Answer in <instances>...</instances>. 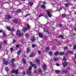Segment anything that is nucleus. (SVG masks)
I'll return each mask as SVG.
<instances>
[{
	"label": "nucleus",
	"mask_w": 76,
	"mask_h": 76,
	"mask_svg": "<svg viewBox=\"0 0 76 76\" xmlns=\"http://www.w3.org/2000/svg\"><path fill=\"white\" fill-rule=\"evenodd\" d=\"M30 64L31 66L29 67V69L27 71V74L28 75H31V70H32V66L34 67V68H35V69H37V67L35 64H33L32 62H30Z\"/></svg>",
	"instance_id": "f257e3e1"
},
{
	"label": "nucleus",
	"mask_w": 76,
	"mask_h": 76,
	"mask_svg": "<svg viewBox=\"0 0 76 76\" xmlns=\"http://www.w3.org/2000/svg\"><path fill=\"white\" fill-rule=\"evenodd\" d=\"M30 26L28 24H27V28H24L23 29L22 31L23 32H26L27 31V29H29L30 28Z\"/></svg>",
	"instance_id": "f03ea898"
},
{
	"label": "nucleus",
	"mask_w": 76,
	"mask_h": 76,
	"mask_svg": "<svg viewBox=\"0 0 76 76\" xmlns=\"http://www.w3.org/2000/svg\"><path fill=\"white\" fill-rule=\"evenodd\" d=\"M47 15H48V16L49 17V18H51L52 17V15L50 13V11L48 10H47Z\"/></svg>",
	"instance_id": "7ed1b4c3"
},
{
	"label": "nucleus",
	"mask_w": 76,
	"mask_h": 76,
	"mask_svg": "<svg viewBox=\"0 0 76 76\" xmlns=\"http://www.w3.org/2000/svg\"><path fill=\"white\" fill-rule=\"evenodd\" d=\"M18 69H17L16 70H12V72L13 73H16V74H18Z\"/></svg>",
	"instance_id": "20e7f679"
},
{
	"label": "nucleus",
	"mask_w": 76,
	"mask_h": 76,
	"mask_svg": "<svg viewBox=\"0 0 76 76\" xmlns=\"http://www.w3.org/2000/svg\"><path fill=\"white\" fill-rule=\"evenodd\" d=\"M7 28L8 31H14V29L12 28V29L10 27H7Z\"/></svg>",
	"instance_id": "39448f33"
},
{
	"label": "nucleus",
	"mask_w": 76,
	"mask_h": 76,
	"mask_svg": "<svg viewBox=\"0 0 76 76\" xmlns=\"http://www.w3.org/2000/svg\"><path fill=\"white\" fill-rule=\"evenodd\" d=\"M20 31L18 30L16 32V34L17 35H19L20 36Z\"/></svg>",
	"instance_id": "423d86ee"
},
{
	"label": "nucleus",
	"mask_w": 76,
	"mask_h": 76,
	"mask_svg": "<svg viewBox=\"0 0 76 76\" xmlns=\"http://www.w3.org/2000/svg\"><path fill=\"white\" fill-rule=\"evenodd\" d=\"M6 18L7 19H8V20H9L10 19H11V16H10L9 15H7L6 17Z\"/></svg>",
	"instance_id": "0eeeda50"
},
{
	"label": "nucleus",
	"mask_w": 76,
	"mask_h": 76,
	"mask_svg": "<svg viewBox=\"0 0 76 76\" xmlns=\"http://www.w3.org/2000/svg\"><path fill=\"white\" fill-rule=\"evenodd\" d=\"M13 22L15 23H19V21H18V20L17 19H14L13 20Z\"/></svg>",
	"instance_id": "6e6552de"
},
{
	"label": "nucleus",
	"mask_w": 76,
	"mask_h": 76,
	"mask_svg": "<svg viewBox=\"0 0 76 76\" xmlns=\"http://www.w3.org/2000/svg\"><path fill=\"white\" fill-rule=\"evenodd\" d=\"M63 67H66L67 65V62H64L63 64Z\"/></svg>",
	"instance_id": "1a4fd4ad"
},
{
	"label": "nucleus",
	"mask_w": 76,
	"mask_h": 76,
	"mask_svg": "<svg viewBox=\"0 0 76 76\" xmlns=\"http://www.w3.org/2000/svg\"><path fill=\"white\" fill-rule=\"evenodd\" d=\"M39 37L40 38H42V34L41 33H39Z\"/></svg>",
	"instance_id": "9d476101"
},
{
	"label": "nucleus",
	"mask_w": 76,
	"mask_h": 76,
	"mask_svg": "<svg viewBox=\"0 0 76 76\" xmlns=\"http://www.w3.org/2000/svg\"><path fill=\"white\" fill-rule=\"evenodd\" d=\"M36 61L38 63V65H39V66H40V64H39V62H40V61H39V60L38 59H36Z\"/></svg>",
	"instance_id": "9b49d317"
},
{
	"label": "nucleus",
	"mask_w": 76,
	"mask_h": 76,
	"mask_svg": "<svg viewBox=\"0 0 76 76\" xmlns=\"http://www.w3.org/2000/svg\"><path fill=\"white\" fill-rule=\"evenodd\" d=\"M46 67L47 65H43V69L44 70H46Z\"/></svg>",
	"instance_id": "f8f14e48"
},
{
	"label": "nucleus",
	"mask_w": 76,
	"mask_h": 76,
	"mask_svg": "<svg viewBox=\"0 0 76 76\" xmlns=\"http://www.w3.org/2000/svg\"><path fill=\"white\" fill-rule=\"evenodd\" d=\"M38 71L40 74H42V71H41V69L39 68L38 69Z\"/></svg>",
	"instance_id": "ddd939ff"
},
{
	"label": "nucleus",
	"mask_w": 76,
	"mask_h": 76,
	"mask_svg": "<svg viewBox=\"0 0 76 76\" xmlns=\"http://www.w3.org/2000/svg\"><path fill=\"white\" fill-rule=\"evenodd\" d=\"M27 53H29L30 52V50L29 49V48H27Z\"/></svg>",
	"instance_id": "4468645a"
},
{
	"label": "nucleus",
	"mask_w": 76,
	"mask_h": 76,
	"mask_svg": "<svg viewBox=\"0 0 76 76\" xmlns=\"http://www.w3.org/2000/svg\"><path fill=\"white\" fill-rule=\"evenodd\" d=\"M4 64L7 65L9 64V62H8V61H4Z\"/></svg>",
	"instance_id": "2eb2a0df"
},
{
	"label": "nucleus",
	"mask_w": 76,
	"mask_h": 76,
	"mask_svg": "<svg viewBox=\"0 0 76 76\" xmlns=\"http://www.w3.org/2000/svg\"><path fill=\"white\" fill-rule=\"evenodd\" d=\"M22 51L21 50H20L18 52L17 54L19 55V54H20L22 52Z\"/></svg>",
	"instance_id": "dca6fc26"
},
{
	"label": "nucleus",
	"mask_w": 76,
	"mask_h": 76,
	"mask_svg": "<svg viewBox=\"0 0 76 76\" xmlns=\"http://www.w3.org/2000/svg\"><path fill=\"white\" fill-rule=\"evenodd\" d=\"M59 54L60 56H63V55H64V52H61L59 53Z\"/></svg>",
	"instance_id": "f3484780"
},
{
	"label": "nucleus",
	"mask_w": 76,
	"mask_h": 76,
	"mask_svg": "<svg viewBox=\"0 0 76 76\" xmlns=\"http://www.w3.org/2000/svg\"><path fill=\"white\" fill-rule=\"evenodd\" d=\"M29 5L30 6H32L33 5V3L32 2H30L29 3H28Z\"/></svg>",
	"instance_id": "a211bd4d"
},
{
	"label": "nucleus",
	"mask_w": 76,
	"mask_h": 76,
	"mask_svg": "<svg viewBox=\"0 0 76 76\" xmlns=\"http://www.w3.org/2000/svg\"><path fill=\"white\" fill-rule=\"evenodd\" d=\"M35 37H34L32 38L31 41L32 42H34V41H35Z\"/></svg>",
	"instance_id": "6ab92c4d"
},
{
	"label": "nucleus",
	"mask_w": 76,
	"mask_h": 76,
	"mask_svg": "<svg viewBox=\"0 0 76 76\" xmlns=\"http://www.w3.org/2000/svg\"><path fill=\"white\" fill-rule=\"evenodd\" d=\"M55 72L56 73H57L58 74H59V73H60V70H56L55 71Z\"/></svg>",
	"instance_id": "aec40b11"
},
{
	"label": "nucleus",
	"mask_w": 76,
	"mask_h": 76,
	"mask_svg": "<svg viewBox=\"0 0 76 76\" xmlns=\"http://www.w3.org/2000/svg\"><path fill=\"white\" fill-rule=\"evenodd\" d=\"M49 50H50V48H49L48 47L46 48V51L47 52V51H49Z\"/></svg>",
	"instance_id": "412c9836"
},
{
	"label": "nucleus",
	"mask_w": 76,
	"mask_h": 76,
	"mask_svg": "<svg viewBox=\"0 0 76 76\" xmlns=\"http://www.w3.org/2000/svg\"><path fill=\"white\" fill-rule=\"evenodd\" d=\"M21 12V10L20 9H18L17 11V13H20Z\"/></svg>",
	"instance_id": "4be33fe9"
},
{
	"label": "nucleus",
	"mask_w": 76,
	"mask_h": 76,
	"mask_svg": "<svg viewBox=\"0 0 76 76\" xmlns=\"http://www.w3.org/2000/svg\"><path fill=\"white\" fill-rule=\"evenodd\" d=\"M75 35H76V34H74L73 33H72V35H71V36L72 37H75Z\"/></svg>",
	"instance_id": "5701e85b"
},
{
	"label": "nucleus",
	"mask_w": 76,
	"mask_h": 76,
	"mask_svg": "<svg viewBox=\"0 0 76 76\" xmlns=\"http://www.w3.org/2000/svg\"><path fill=\"white\" fill-rule=\"evenodd\" d=\"M67 52L71 54H73V52L72 51H70L68 50Z\"/></svg>",
	"instance_id": "b1692460"
},
{
	"label": "nucleus",
	"mask_w": 76,
	"mask_h": 76,
	"mask_svg": "<svg viewBox=\"0 0 76 76\" xmlns=\"http://www.w3.org/2000/svg\"><path fill=\"white\" fill-rule=\"evenodd\" d=\"M41 7H42V8H43V9L44 8H45V4H43L42 5Z\"/></svg>",
	"instance_id": "393cba45"
},
{
	"label": "nucleus",
	"mask_w": 76,
	"mask_h": 76,
	"mask_svg": "<svg viewBox=\"0 0 76 76\" xmlns=\"http://www.w3.org/2000/svg\"><path fill=\"white\" fill-rule=\"evenodd\" d=\"M54 61H57L58 60V58H53Z\"/></svg>",
	"instance_id": "a878e982"
},
{
	"label": "nucleus",
	"mask_w": 76,
	"mask_h": 76,
	"mask_svg": "<svg viewBox=\"0 0 76 76\" xmlns=\"http://www.w3.org/2000/svg\"><path fill=\"white\" fill-rule=\"evenodd\" d=\"M59 37L60 38H62V39L64 38V37H63V36L62 35L59 36Z\"/></svg>",
	"instance_id": "bb28decb"
},
{
	"label": "nucleus",
	"mask_w": 76,
	"mask_h": 76,
	"mask_svg": "<svg viewBox=\"0 0 76 76\" xmlns=\"http://www.w3.org/2000/svg\"><path fill=\"white\" fill-rule=\"evenodd\" d=\"M25 36L26 38H28L29 37V35L28 34H26Z\"/></svg>",
	"instance_id": "cd10ccee"
},
{
	"label": "nucleus",
	"mask_w": 76,
	"mask_h": 76,
	"mask_svg": "<svg viewBox=\"0 0 76 76\" xmlns=\"http://www.w3.org/2000/svg\"><path fill=\"white\" fill-rule=\"evenodd\" d=\"M5 70L7 72H8V71H9V68H8L7 67H5Z\"/></svg>",
	"instance_id": "c85d7f7f"
},
{
	"label": "nucleus",
	"mask_w": 76,
	"mask_h": 76,
	"mask_svg": "<svg viewBox=\"0 0 76 76\" xmlns=\"http://www.w3.org/2000/svg\"><path fill=\"white\" fill-rule=\"evenodd\" d=\"M49 54H50V56H52V52H49Z\"/></svg>",
	"instance_id": "c756f323"
},
{
	"label": "nucleus",
	"mask_w": 76,
	"mask_h": 76,
	"mask_svg": "<svg viewBox=\"0 0 76 76\" xmlns=\"http://www.w3.org/2000/svg\"><path fill=\"white\" fill-rule=\"evenodd\" d=\"M23 61L24 63V64H25L26 63V61L24 59H23Z\"/></svg>",
	"instance_id": "7c9ffc66"
},
{
	"label": "nucleus",
	"mask_w": 76,
	"mask_h": 76,
	"mask_svg": "<svg viewBox=\"0 0 76 76\" xmlns=\"http://www.w3.org/2000/svg\"><path fill=\"white\" fill-rule=\"evenodd\" d=\"M11 63H13V62H14L15 61V59H12L11 61Z\"/></svg>",
	"instance_id": "2f4dec72"
},
{
	"label": "nucleus",
	"mask_w": 76,
	"mask_h": 76,
	"mask_svg": "<svg viewBox=\"0 0 76 76\" xmlns=\"http://www.w3.org/2000/svg\"><path fill=\"white\" fill-rule=\"evenodd\" d=\"M58 52H56L55 53V56H57V55H58Z\"/></svg>",
	"instance_id": "473e14b6"
},
{
	"label": "nucleus",
	"mask_w": 76,
	"mask_h": 76,
	"mask_svg": "<svg viewBox=\"0 0 76 76\" xmlns=\"http://www.w3.org/2000/svg\"><path fill=\"white\" fill-rule=\"evenodd\" d=\"M7 40H4V44H7Z\"/></svg>",
	"instance_id": "72a5a7b5"
},
{
	"label": "nucleus",
	"mask_w": 76,
	"mask_h": 76,
	"mask_svg": "<svg viewBox=\"0 0 76 76\" xmlns=\"http://www.w3.org/2000/svg\"><path fill=\"white\" fill-rule=\"evenodd\" d=\"M34 54H31L30 55V56L31 57H34Z\"/></svg>",
	"instance_id": "f704fd0d"
},
{
	"label": "nucleus",
	"mask_w": 76,
	"mask_h": 76,
	"mask_svg": "<svg viewBox=\"0 0 76 76\" xmlns=\"http://www.w3.org/2000/svg\"><path fill=\"white\" fill-rule=\"evenodd\" d=\"M76 45H75L74 46L73 48V49L74 50H75V49H76Z\"/></svg>",
	"instance_id": "c9c22d12"
},
{
	"label": "nucleus",
	"mask_w": 76,
	"mask_h": 76,
	"mask_svg": "<svg viewBox=\"0 0 76 76\" xmlns=\"http://www.w3.org/2000/svg\"><path fill=\"white\" fill-rule=\"evenodd\" d=\"M11 64L12 66H15V64L12 63Z\"/></svg>",
	"instance_id": "e433bc0d"
},
{
	"label": "nucleus",
	"mask_w": 76,
	"mask_h": 76,
	"mask_svg": "<svg viewBox=\"0 0 76 76\" xmlns=\"http://www.w3.org/2000/svg\"><path fill=\"white\" fill-rule=\"evenodd\" d=\"M45 39H48V37H47V36L45 37Z\"/></svg>",
	"instance_id": "4c0bfd02"
},
{
	"label": "nucleus",
	"mask_w": 76,
	"mask_h": 76,
	"mask_svg": "<svg viewBox=\"0 0 76 76\" xmlns=\"http://www.w3.org/2000/svg\"><path fill=\"white\" fill-rule=\"evenodd\" d=\"M23 75H25V71H23L22 73Z\"/></svg>",
	"instance_id": "58836bf2"
},
{
	"label": "nucleus",
	"mask_w": 76,
	"mask_h": 76,
	"mask_svg": "<svg viewBox=\"0 0 76 76\" xmlns=\"http://www.w3.org/2000/svg\"><path fill=\"white\" fill-rule=\"evenodd\" d=\"M64 73H66V72H65L64 71H63L62 72V74H64Z\"/></svg>",
	"instance_id": "ea45409f"
},
{
	"label": "nucleus",
	"mask_w": 76,
	"mask_h": 76,
	"mask_svg": "<svg viewBox=\"0 0 76 76\" xmlns=\"http://www.w3.org/2000/svg\"><path fill=\"white\" fill-rule=\"evenodd\" d=\"M65 5L66 7H67V6H68L69 5L68 4H65Z\"/></svg>",
	"instance_id": "a19ab883"
},
{
	"label": "nucleus",
	"mask_w": 76,
	"mask_h": 76,
	"mask_svg": "<svg viewBox=\"0 0 76 76\" xmlns=\"http://www.w3.org/2000/svg\"><path fill=\"white\" fill-rule=\"evenodd\" d=\"M38 53L39 54H41V51L39 50L38 51Z\"/></svg>",
	"instance_id": "79ce46f5"
},
{
	"label": "nucleus",
	"mask_w": 76,
	"mask_h": 76,
	"mask_svg": "<svg viewBox=\"0 0 76 76\" xmlns=\"http://www.w3.org/2000/svg\"><path fill=\"white\" fill-rule=\"evenodd\" d=\"M65 16H66V15L64 14L62 15V16H63V17H64Z\"/></svg>",
	"instance_id": "37998d69"
},
{
	"label": "nucleus",
	"mask_w": 76,
	"mask_h": 76,
	"mask_svg": "<svg viewBox=\"0 0 76 76\" xmlns=\"http://www.w3.org/2000/svg\"><path fill=\"white\" fill-rule=\"evenodd\" d=\"M43 16V15H42V14H40L39 15V17H41V16Z\"/></svg>",
	"instance_id": "c03bdc74"
},
{
	"label": "nucleus",
	"mask_w": 76,
	"mask_h": 76,
	"mask_svg": "<svg viewBox=\"0 0 76 76\" xmlns=\"http://www.w3.org/2000/svg\"><path fill=\"white\" fill-rule=\"evenodd\" d=\"M56 66H59V64H58V63H56Z\"/></svg>",
	"instance_id": "a18cd8bd"
},
{
	"label": "nucleus",
	"mask_w": 76,
	"mask_h": 76,
	"mask_svg": "<svg viewBox=\"0 0 76 76\" xmlns=\"http://www.w3.org/2000/svg\"><path fill=\"white\" fill-rule=\"evenodd\" d=\"M10 50L11 51H13V49L12 48H10Z\"/></svg>",
	"instance_id": "49530a36"
},
{
	"label": "nucleus",
	"mask_w": 76,
	"mask_h": 76,
	"mask_svg": "<svg viewBox=\"0 0 76 76\" xmlns=\"http://www.w3.org/2000/svg\"><path fill=\"white\" fill-rule=\"evenodd\" d=\"M64 50H67V47H65L64 48Z\"/></svg>",
	"instance_id": "de8ad7c7"
},
{
	"label": "nucleus",
	"mask_w": 76,
	"mask_h": 76,
	"mask_svg": "<svg viewBox=\"0 0 76 76\" xmlns=\"http://www.w3.org/2000/svg\"><path fill=\"white\" fill-rule=\"evenodd\" d=\"M19 46H20L19 45H16V47H17V48H18V47H19Z\"/></svg>",
	"instance_id": "09e8293b"
},
{
	"label": "nucleus",
	"mask_w": 76,
	"mask_h": 76,
	"mask_svg": "<svg viewBox=\"0 0 76 76\" xmlns=\"http://www.w3.org/2000/svg\"><path fill=\"white\" fill-rule=\"evenodd\" d=\"M28 15H30V14H28L27 15H26L25 16V17H26V16H28Z\"/></svg>",
	"instance_id": "8fccbe9b"
},
{
	"label": "nucleus",
	"mask_w": 76,
	"mask_h": 76,
	"mask_svg": "<svg viewBox=\"0 0 76 76\" xmlns=\"http://www.w3.org/2000/svg\"><path fill=\"white\" fill-rule=\"evenodd\" d=\"M3 35H4V36H6V33H3Z\"/></svg>",
	"instance_id": "3c124183"
},
{
	"label": "nucleus",
	"mask_w": 76,
	"mask_h": 76,
	"mask_svg": "<svg viewBox=\"0 0 76 76\" xmlns=\"http://www.w3.org/2000/svg\"><path fill=\"white\" fill-rule=\"evenodd\" d=\"M32 47H33V48H34L35 47V45H32Z\"/></svg>",
	"instance_id": "603ef678"
},
{
	"label": "nucleus",
	"mask_w": 76,
	"mask_h": 76,
	"mask_svg": "<svg viewBox=\"0 0 76 76\" xmlns=\"http://www.w3.org/2000/svg\"><path fill=\"white\" fill-rule=\"evenodd\" d=\"M45 18H46V19H47V18H48V17L47 16H45Z\"/></svg>",
	"instance_id": "864d4df0"
},
{
	"label": "nucleus",
	"mask_w": 76,
	"mask_h": 76,
	"mask_svg": "<svg viewBox=\"0 0 76 76\" xmlns=\"http://www.w3.org/2000/svg\"><path fill=\"white\" fill-rule=\"evenodd\" d=\"M16 42V41L15 40H13V42Z\"/></svg>",
	"instance_id": "5fc2aeb1"
},
{
	"label": "nucleus",
	"mask_w": 76,
	"mask_h": 76,
	"mask_svg": "<svg viewBox=\"0 0 76 76\" xmlns=\"http://www.w3.org/2000/svg\"><path fill=\"white\" fill-rule=\"evenodd\" d=\"M65 58H66V57H65V56H64V57H63L64 60V59H65Z\"/></svg>",
	"instance_id": "6e6d98bb"
},
{
	"label": "nucleus",
	"mask_w": 76,
	"mask_h": 76,
	"mask_svg": "<svg viewBox=\"0 0 76 76\" xmlns=\"http://www.w3.org/2000/svg\"><path fill=\"white\" fill-rule=\"evenodd\" d=\"M1 48V45H0V50Z\"/></svg>",
	"instance_id": "4d7b16f0"
},
{
	"label": "nucleus",
	"mask_w": 76,
	"mask_h": 76,
	"mask_svg": "<svg viewBox=\"0 0 76 76\" xmlns=\"http://www.w3.org/2000/svg\"><path fill=\"white\" fill-rule=\"evenodd\" d=\"M43 3H44V4H46V2H43Z\"/></svg>",
	"instance_id": "13d9d810"
},
{
	"label": "nucleus",
	"mask_w": 76,
	"mask_h": 76,
	"mask_svg": "<svg viewBox=\"0 0 76 76\" xmlns=\"http://www.w3.org/2000/svg\"><path fill=\"white\" fill-rule=\"evenodd\" d=\"M2 30H0V32H2Z\"/></svg>",
	"instance_id": "bf43d9fd"
},
{
	"label": "nucleus",
	"mask_w": 76,
	"mask_h": 76,
	"mask_svg": "<svg viewBox=\"0 0 76 76\" xmlns=\"http://www.w3.org/2000/svg\"><path fill=\"white\" fill-rule=\"evenodd\" d=\"M12 36H14L15 35H14V34H12Z\"/></svg>",
	"instance_id": "052dcab7"
},
{
	"label": "nucleus",
	"mask_w": 76,
	"mask_h": 76,
	"mask_svg": "<svg viewBox=\"0 0 76 76\" xmlns=\"http://www.w3.org/2000/svg\"><path fill=\"white\" fill-rule=\"evenodd\" d=\"M75 30L76 31V27L75 28Z\"/></svg>",
	"instance_id": "680f3d73"
},
{
	"label": "nucleus",
	"mask_w": 76,
	"mask_h": 76,
	"mask_svg": "<svg viewBox=\"0 0 76 76\" xmlns=\"http://www.w3.org/2000/svg\"><path fill=\"white\" fill-rule=\"evenodd\" d=\"M68 69H70V67H69V68H68Z\"/></svg>",
	"instance_id": "e2e57ef3"
},
{
	"label": "nucleus",
	"mask_w": 76,
	"mask_h": 76,
	"mask_svg": "<svg viewBox=\"0 0 76 76\" xmlns=\"http://www.w3.org/2000/svg\"><path fill=\"white\" fill-rule=\"evenodd\" d=\"M43 30H44V31H45L44 30V29Z\"/></svg>",
	"instance_id": "0e129e2a"
},
{
	"label": "nucleus",
	"mask_w": 76,
	"mask_h": 76,
	"mask_svg": "<svg viewBox=\"0 0 76 76\" xmlns=\"http://www.w3.org/2000/svg\"><path fill=\"white\" fill-rule=\"evenodd\" d=\"M59 25H60V26H61V25H60V24H59Z\"/></svg>",
	"instance_id": "69168bd1"
}]
</instances>
